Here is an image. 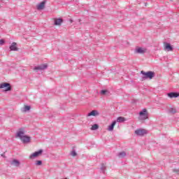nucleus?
<instances>
[{
  "instance_id": "obj_1",
  "label": "nucleus",
  "mask_w": 179,
  "mask_h": 179,
  "mask_svg": "<svg viewBox=\"0 0 179 179\" xmlns=\"http://www.w3.org/2000/svg\"><path fill=\"white\" fill-rule=\"evenodd\" d=\"M24 134H26L24 129H20L17 131L16 138H19L20 141H22V143H29L31 138L29 136L24 135Z\"/></svg>"
},
{
  "instance_id": "obj_17",
  "label": "nucleus",
  "mask_w": 179,
  "mask_h": 179,
  "mask_svg": "<svg viewBox=\"0 0 179 179\" xmlns=\"http://www.w3.org/2000/svg\"><path fill=\"white\" fill-rule=\"evenodd\" d=\"M92 131H96V129H99V124H93L91 127Z\"/></svg>"
},
{
  "instance_id": "obj_19",
  "label": "nucleus",
  "mask_w": 179,
  "mask_h": 179,
  "mask_svg": "<svg viewBox=\"0 0 179 179\" xmlns=\"http://www.w3.org/2000/svg\"><path fill=\"white\" fill-rule=\"evenodd\" d=\"M47 64H41L39 68L41 69V71H43V69H47Z\"/></svg>"
},
{
  "instance_id": "obj_26",
  "label": "nucleus",
  "mask_w": 179,
  "mask_h": 179,
  "mask_svg": "<svg viewBox=\"0 0 179 179\" xmlns=\"http://www.w3.org/2000/svg\"><path fill=\"white\" fill-rule=\"evenodd\" d=\"M3 44H5V41H3V39H1L0 40V45H3Z\"/></svg>"
},
{
  "instance_id": "obj_2",
  "label": "nucleus",
  "mask_w": 179,
  "mask_h": 179,
  "mask_svg": "<svg viewBox=\"0 0 179 179\" xmlns=\"http://www.w3.org/2000/svg\"><path fill=\"white\" fill-rule=\"evenodd\" d=\"M141 73L143 75V79H153L155 77V72L153 71L145 72L144 71H141Z\"/></svg>"
},
{
  "instance_id": "obj_6",
  "label": "nucleus",
  "mask_w": 179,
  "mask_h": 179,
  "mask_svg": "<svg viewBox=\"0 0 179 179\" xmlns=\"http://www.w3.org/2000/svg\"><path fill=\"white\" fill-rule=\"evenodd\" d=\"M43 153V150H40L38 152H35L34 153H32L30 156H29V159H36V157H38V156H41Z\"/></svg>"
},
{
  "instance_id": "obj_9",
  "label": "nucleus",
  "mask_w": 179,
  "mask_h": 179,
  "mask_svg": "<svg viewBox=\"0 0 179 179\" xmlns=\"http://www.w3.org/2000/svg\"><path fill=\"white\" fill-rule=\"evenodd\" d=\"M168 96L170 97V99H176V97H179V92H171L168 94Z\"/></svg>"
},
{
  "instance_id": "obj_13",
  "label": "nucleus",
  "mask_w": 179,
  "mask_h": 179,
  "mask_svg": "<svg viewBox=\"0 0 179 179\" xmlns=\"http://www.w3.org/2000/svg\"><path fill=\"white\" fill-rule=\"evenodd\" d=\"M10 50L11 51H17V47L16 46V43L13 42L10 46Z\"/></svg>"
},
{
  "instance_id": "obj_28",
  "label": "nucleus",
  "mask_w": 179,
  "mask_h": 179,
  "mask_svg": "<svg viewBox=\"0 0 179 179\" xmlns=\"http://www.w3.org/2000/svg\"><path fill=\"white\" fill-rule=\"evenodd\" d=\"M65 179H68V178H65Z\"/></svg>"
},
{
  "instance_id": "obj_27",
  "label": "nucleus",
  "mask_w": 179,
  "mask_h": 179,
  "mask_svg": "<svg viewBox=\"0 0 179 179\" xmlns=\"http://www.w3.org/2000/svg\"><path fill=\"white\" fill-rule=\"evenodd\" d=\"M1 157H5V153L1 154Z\"/></svg>"
},
{
  "instance_id": "obj_16",
  "label": "nucleus",
  "mask_w": 179,
  "mask_h": 179,
  "mask_svg": "<svg viewBox=\"0 0 179 179\" xmlns=\"http://www.w3.org/2000/svg\"><path fill=\"white\" fill-rule=\"evenodd\" d=\"M30 108H31L30 107V106H27V105H24V108L22 109V113H26L27 111H29Z\"/></svg>"
},
{
  "instance_id": "obj_4",
  "label": "nucleus",
  "mask_w": 179,
  "mask_h": 179,
  "mask_svg": "<svg viewBox=\"0 0 179 179\" xmlns=\"http://www.w3.org/2000/svg\"><path fill=\"white\" fill-rule=\"evenodd\" d=\"M135 134L138 136H143V135H146V134H148V131L143 129H138L135 131Z\"/></svg>"
},
{
  "instance_id": "obj_25",
  "label": "nucleus",
  "mask_w": 179,
  "mask_h": 179,
  "mask_svg": "<svg viewBox=\"0 0 179 179\" xmlns=\"http://www.w3.org/2000/svg\"><path fill=\"white\" fill-rule=\"evenodd\" d=\"M34 71H41V69H40V66L34 67Z\"/></svg>"
},
{
  "instance_id": "obj_11",
  "label": "nucleus",
  "mask_w": 179,
  "mask_h": 179,
  "mask_svg": "<svg viewBox=\"0 0 179 179\" xmlns=\"http://www.w3.org/2000/svg\"><path fill=\"white\" fill-rule=\"evenodd\" d=\"M97 115H99V111L97 110H92L87 114V117H96Z\"/></svg>"
},
{
  "instance_id": "obj_5",
  "label": "nucleus",
  "mask_w": 179,
  "mask_h": 179,
  "mask_svg": "<svg viewBox=\"0 0 179 179\" xmlns=\"http://www.w3.org/2000/svg\"><path fill=\"white\" fill-rule=\"evenodd\" d=\"M141 120H148V110L143 109V111L139 113Z\"/></svg>"
},
{
  "instance_id": "obj_10",
  "label": "nucleus",
  "mask_w": 179,
  "mask_h": 179,
  "mask_svg": "<svg viewBox=\"0 0 179 179\" xmlns=\"http://www.w3.org/2000/svg\"><path fill=\"white\" fill-rule=\"evenodd\" d=\"M53 20L55 26H61V24H62V19L61 18H59V19L55 18L53 19Z\"/></svg>"
},
{
  "instance_id": "obj_14",
  "label": "nucleus",
  "mask_w": 179,
  "mask_h": 179,
  "mask_svg": "<svg viewBox=\"0 0 179 179\" xmlns=\"http://www.w3.org/2000/svg\"><path fill=\"white\" fill-rule=\"evenodd\" d=\"M115 124H117L115 121L113 122L111 125L108 126V131H113L114 129V127H115Z\"/></svg>"
},
{
  "instance_id": "obj_12",
  "label": "nucleus",
  "mask_w": 179,
  "mask_h": 179,
  "mask_svg": "<svg viewBox=\"0 0 179 179\" xmlns=\"http://www.w3.org/2000/svg\"><path fill=\"white\" fill-rule=\"evenodd\" d=\"M11 164H12V166H15V167H19V166H20V162H19L17 159H13L11 162Z\"/></svg>"
},
{
  "instance_id": "obj_21",
  "label": "nucleus",
  "mask_w": 179,
  "mask_h": 179,
  "mask_svg": "<svg viewBox=\"0 0 179 179\" xmlns=\"http://www.w3.org/2000/svg\"><path fill=\"white\" fill-rule=\"evenodd\" d=\"M108 90H102L101 91V94H108Z\"/></svg>"
},
{
  "instance_id": "obj_23",
  "label": "nucleus",
  "mask_w": 179,
  "mask_h": 179,
  "mask_svg": "<svg viewBox=\"0 0 179 179\" xmlns=\"http://www.w3.org/2000/svg\"><path fill=\"white\" fill-rule=\"evenodd\" d=\"M41 164H43V162H41L40 160L36 162V166H41Z\"/></svg>"
},
{
  "instance_id": "obj_7",
  "label": "nucleus",
  "mask_w": 179,
  "mask_h": 179,
  "mask_svg": "<svg viewBox=\"0 0 179 179\" xmlns=\"http://www.w3.org/2000/svg\"><path fill=\"white\" fill-rule=\"evenodd\" d=\"M44 8H45V1H42L36 6V8L38 9V10H43Z\"/></svg>"
},
{
  "instance_id": "obj_18",
  "label": "nucleus",
  "mask_w": 179,
  "mask_h": 179,
  "mask_svg": "<svg viewBox=\"0 0 179 179\" xmlns=\"http://www.w3.org/2000/svg\"><path fill=\"white\" fill-rule=\"evenodd\" d=\"M124 121H125V117H119L117 119V122H124Z\"/></svg>"
},
{
  "instance_id": "obj_8",
  "label": "nucleus",
  "mask_w": 179,
  "mask_h": 179,
  "mask_svg": "<svg viewBox=\"0 0 179 179\" xmlns=\"http://www.w3.org/2000/svg\"><path fill=\"white\" fill-rule=\"evenodd\" d=\"M147 50L145 48H136V52L137 54H145Z\"/></svg>"
},
{
  "instance_id": "obj_20",
  "label": "nucleus",
  "mask_w": 179,
  "mask_h": 179,
  "mask_svg": "<svg viewBox=\"0 0 179 179\" xmlns=\"http://www.w3.org/2000/svg\"><path fill=\"white\" fill-rule=\"evenodd\" d=\"M127 156V153L125 152H122L119 154V157H125Z\"/></svg>"
},
{
  "instance_id": "obj_15",
  "label": "nucleus",
  "mask_w": 179,
  "mask_h": 179,
  "mask_svg": "<svg viewBox=\"0 0 179 179\" xmlns=\"http://www.w3.org/2000/svg\"><path fill=\"white\" fill-rule=\"evenodd\" d=\"M165 50H167V51H173V47H171L170 43H166L165 45Z\"/></svg>"
},
{
  "instance_id": "obj_24",
  "label": "nucleus",
  "mask_w": 179,
  "mask_h": 179,
  "mask_svg": "<svg viewBox=\"0 0 179 179\" xmlns=\"http://www.w3.org/2000/svg\"><path fill=\"white\" fill-rule=\"evenodd\" d=\"M71 155L73 156V157H75V156H76L78 154L76 151H71Z\"/></svg>"
},
{
  "instance_id": "obj_3",
  "label": "nucleus",
  "mask_w": 179,
  "mask_h": 179,
  "mask_svg": "<svg viewBox=\"0 0 179 179\" xmlns=\"http://www.w3.org/2000/svg\"><path fill=\"white\" fill-rule=\"evenodd\" d=\"M0 89H5V92H9L11 90L10 84L8 83H2L0 84Z\"/></svg>"
},
{
  "instance_id": "obj_22",
  "label": "nucleus",
  "mask_w": 179,
  "mask_h": 179,
  "mask_svg": "<svg viewBox=\"0 0 179 179\" xmlns=\"http://www.w3.org/2000/svg\"><path fill=\"white\" fill-rule=\"evenodd\" d=\"M169 112L171 113L172 114H176V113H177V110H176V108H171L169 110Z\"/></svg>"
}]
</instances>
